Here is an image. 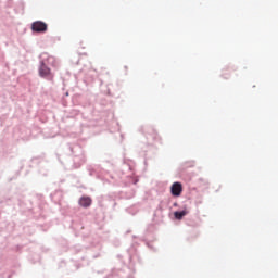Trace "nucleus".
<instances>
[{
  "label": "nucleus",
  "instance_id": "1",
  "mask_svg": "<svg viewBox=\"0 0 278 278\" xmlns=\"http://www.w3.org/2000/svg\"><path fill=\"white\" fill-rule=\"evenodd\" d=\"M31 29L38 34H45V31L48 29V26L47 23L37 21L31 24Z\"/></svg>",
  "mask_w": 278,
  "mask_h": 278
},
{
  "label": "nucleus",
  "instance_id": "2",
  "mask_svg": "<svg viewBox=\"0 0 278 278\" xmlns=\"http://www.w3.org/2000/svg\"><path fill=\"white\" fill-rule=\"evenodd\" d=\"M39 75L40 77H45L46 79H50V81H53V74L51 73V68L45 65V63H42L39 68Z\"/></svg>",
  "mask_w": 278,
  "mask_h": 278
},
{
  "label": "nucleus",
  "instance_id": "3",
  "mask_svg": "<svg viewBox=\"0 0 278 278\" xmlns=\"http://www.w3.org/2000/svg\"><path fill=\"white\" fill-rule=\"evenodd\" d=\"M172 194L173 197H180L184 188L181 187V182H174L172 185Z\"/></svg>",
  "mask_w": 278,
  "mask_h": 278
},
{
  "label": "nucleus",
  "instance_id": "4",
  "mask_svg": "<svg viewBox=\"0 0 278 278\" xmlns=\"http://www.w3.org/2000/svg\"><path fill=\"white\" fill-rule=\"evenodd\" d=\"M79 205L81 207H90L92 205V199L90 197H83L79 199Z\"/></svg>",
  "mask_w": 278,
  "mask_h": 278
},
{
  "label": "nucleus",
  "instance_id": "5",
  "mask_svg": "<svg viewBox=\"0 0 278 278\" xmlns=\"http://www.w3.org/2000/svg\"><path fill=\"white\" fill-rule=\"evenodd\" d=\"M187 212L186 211H180V212H175V218H177V220H181V218H184V216H186Z\"/></svg>",
  "mask_w": 278,
  "mask_h": 278
},
{
  "label": "nucleus",
  "instance_id": "6",
  "mask_svg": "<svg viewBox=\"0 0 278 278\" xmlns=\"http://www.w3.org/2000/svg\"><path fill=\"white\" fill-rule=\"evenodd\" d=\"M50 60H53V62H55V59H53V58H50Z\"/></svg>",
  "mask_w": 278,
  "mask_h": 278
}]
</instances>
